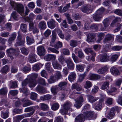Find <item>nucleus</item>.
<instances>
[{"label":"nucleus","mask_w":122,"mask_h":122,"mask_svg":"<svg viewBox=\"0 0 122 122\" xmlns=\"http://www.w3.org/2000/svg\"><path fill=\"white\" fill-rule=\"evenodd\" d=\"M17 12L22 16L24 12V8L23 5L20 4H18L15 9Z\"/></svg>","instance_id":"obj_5"},{"label":"nucleus","mask_w":122,"mask_h":122,"mask_svg":"<svg viewBox=\"0 0 122 122\" xmlns=\"http://www.w3.org/2000/svg\"><path fill=\"white\" fill-rule=\"evenodd\" d=\"M103 104V100L101 99L97 102L94 103L93 105L95 107V109L97 110H99L101 109Z\"/></svg>","instance_id":"obj_9"},{"label":"nucleus","mask_w":122,"mask_h":122,"mask_svg":"<svg viewBox=\"0 0 122 122\" xmlns=\"http://www.w3.org/2000/svg\"><path fill=\"white\" fill-rule=\"evenodd\" d=\"M65 62L67 64V66L69 69L70 70H73L74 69L75 65L71 59L69 58L66 60Z\"/></svg>","instance_id":"obj_6"},{"label":"nucleus","mask_w":122,"mask_h":122,"mask_svg":"<svg viewBox=\"0 0 122 122\" xmlns=\"http://www.w3.org/2000/svg\"><path fill=\"white\" fill-rule=\"evenodd\" d=\"M25 42V38L22 36L21 34H19L17 37L16 42L15 45L16 46L22 45Z\"/></svg>","instance_id":"obj_2"},{"label":"nucleus","mask_w":122,"mask_h":122,"mask_svg":"<svg viewBox=\"0 0 122 122\" xmlns=\"http://www.w3.org/2000/svg\"><path fill=\"white\" fill-rule=\"evenodd\" d=\"M8 56L10 57L11 59H14V57L12 56H16L19 53L17 50L12 48L7 49L6 50Z\"/></svg>","instance_id":"obj_3"},{"label":"nucleus","mask_w":122,"mask_h":122,"mask_svg":"<svg viewBox=\"0 0 122 122\" xmlns=\"http://www.w3.org/2000/svg\"><path fill=\"white\" fill-rule=\"evenodd\" d=\"M58 60L63 65L65 63V60L62 55L59 56Z\"/></svg>","instance_id":"obj_60"},{"label":"nucleus","mask_w":122,"mask_h":122,"mask_svg":"<svg viewBox=\"0 0 122 122\" xmlns=\"http://www.w3.org/2000/svg\"><path fill=\"white\" fill-rule=\"evenodd\" d=\"M56 58V56L54 55L48 54L46 55L44 59L46 61H50L51 60H55Z\"/></svg>","instance_id":"obj_12"},{"label":"nucleus","mask_w":122,"mask_h":122,"mask_svg":"<svg viewBox=\"0 0 122 122\" xmlns=\"http://www.w3.org/2000/svg\"><path fill=\"white\" fill-rule=\"evenodd\" d=\"M70 45L72 47H75L77 45V42L76 41L71 40L70 41Z\"/></svg>","instance_id":"obj_61"},{"label":"nucleus","mask_w":122,"mask_h":122,"mask_svg":"<svg viewBox=\"0 0 122 122\" xmlns=\"http://www.w3.org/2000/svg\"><path fill=\"white\" fill-rule=\"evenodd\" d=\"M119 56V53L118 54H115L112 55L110 58V60L112 62L115 61Z\"/></svg>","instance_id":"obj_37"},{"label":"nucleus","mask_w":122,"mask_h":122,"mask_svg":"<svg viewBox=\"0 0 122 122\" xmlns=\"http://www.w3.org/2000/svg\"><path fill=\"white\" fill-rule=\"evenodd\" d=\"M29 61L30 63H32L36 61V56L34 53H31L28 57Z\"/></svg>","instance_id":"obj_11"},{"label":"nucleus","mask_w":122,"mask_h":122,"mask_svg":"<svg viewBox=\"0 0 122 122\" xmlns=\"http://www.w3.org/2000/svg\"><path fill=\"white\" fill-rule=\"evenodd\" d=\"M51 97V96L49 94L40 97V99L42 101H45L50 99Z\"/></svg>","instance_id":"obj_40"},{"label":"nucleus","mask_w":122,"mask_h":122,"mask_svg":"<svg viewBox=\"0 0 122 122\" xmlns=\"http://www.w3.org/2000/svg\"><path fill=\"white\" fill-rule=\"evenodd\" d=\"M58 80L54 75L51 76L49 79L48 80V82L49 84H51L54 83Z\"/></svg>","instance_id":"obj_24"},{"label":"nucleus","mask_w":122,"mask_h":122,"mask_svg":"<svg viewBox=\"0 0 122 122\" xmlns=\"http://www.w3.org/2000/svg\"><path fill=\"white\" fill-rule=\"evenodd\" d=\"M51 63L48 62L45 64V68L49 72H51L53 71V69L51 68Z\"/></svg>","instance_id":"obj_27"},{"label":"nucleus","mask_w":122,"mask_h":122,"mask_svg":"<svg viewBox=\"0 0 122 122\" xmlns=\"http://www.w3.org/2000/svg\"><path fill=\"white\" fill-rule=\"evenodd\" d=\"M81 10L84 13L87 12L89 13L92 12L91 6L89 5L83 6Z\"/></svg>","instance_id":"obj_7"},{"label":"nucleus","mask_w":122,"mask_h":122,"mask_svg":"<svg viewBox=\"0 0 122 122\" xmlns=\"http://www.w3.org/2000/svg\"><path fill=\"white\" fill-rule=\"evenodd\" d=\"M20 50L22 53L25 55H27L29 53V51L27 48L23 47Z\"/></svg>","instance_id":"obj_52"},{"label":"nucleus","mask_w":122,"mask_h":122,"mask_svg":"<svg viewBox=\"0 0 122 122\" xmlns=\"http://www.w3.org/2000/svg\"><path fill=\"white\" fill-rule=\"evenodd\" d=\"M35 108L34 107H30L26 108L25 109V112H27L32 111V113H33L35 111Z\"/></svg>","instance_id":"obj_41"},{"label":"nucleus","mask_w":122,"mask_h":122,"mask_svg":"<svg viewBox=\"0 0 122 122\" xmlns=\"http://www.w3.org/2000/svg\"><path fill=\"white\" fill-rule=\"evenodd\" d=\"M16 33H14L11 35V36L9 38L8 40V41L9 42L13 41L15 40L16 37Z\"/></svg>","instance_id":"obj_51"},{"label":"nucleus","mask_w":122,"mask_h":122,"mask_svg":"<svg viewBox=\"0 0 122 122\" xmlns=\"http://www.w3.org/2000/svg\"><path fill=\"white\" fill-rule=\"evenodd\" d=\"M28 83L29 86L30 88L35 87L36 84V82L35 80L29 78Z\"/></svg>","instance_id":"obj_16"},{"label":"nucleus","mask_w":122,"mask_h":122,"mask_svg":"<svg viewBox=\"0 0 122 122\" xmlns=\"http://www.w3.org/2000/svg\"><path fill=\"white\" fill-rule=\"evenodd\" d=\"M104 11L103 8H100L96 12L93 16V19L96 21H99L102 17V14Z\"/></svg>","instance_id":"obj_1"},{"label":"nucleus","mask_w":122,"mask_h":122,"mask_svg":"<svg viewBox=\"0 0 122 122\" xmlns=\"http://www.w3.org/2000/svg\"><path fill=\"white\" fill-rule=\"evenodd\" d=\"M66 82L63 81L60 82L58 86L59 88L61 90H64L66 88L67 84Z\"/></svg>","instance_id":"obj_33"},{"label":"nucleus","mask_w":122,"mask_h":122,"mask_svg":"<svg viewBox=\"0 0 122 122\" xmlns=\"http://www.w3.org/2000/svg\"><path fill=\"white\" fill-rule=\"evenodd\" d=\"M30 94L31 96L30 97V98L33 100H35L37 98V94L34 92H31Z\"/></svg>","instance_id":"obj_58"},{"label":"nucleus","mask_w":122,"mask_h":122,"mask_svg":"<svg viewBox=\"0 0 122 122\" xmlns=\"http://www.w3.org/2000/svg\"><path fill=\"white\" fill-rule=\"evenodd\" d=\"M48 51H51L52 52L58 54L59 53V51L54 48L49 47L47 48Z\"/></svg>","instance_id":"obj_46"},{"label":"nucleus","mask_w":122,"mask_h":122,"mask_svg":"<svg viewBox=\"0 0 122 122\" xmlns=\"http://www.w3.org/2000/svg\"><path fill=\"white\" fill-rule=\"evenodd\" d=\"M71 87L72 89H75L78 91H80L81 89V87L79 86V85L76 83H75L72 85Z\"/></svg>","instance_id":"obj_39"},{"label":"nucleus","mask_w":122,"mask_h":122,"mask_svg":"<svg viewBox=\"0 0 122 122\" xmlns=\"http://www.w3.org/2000/svg\"><path fill=\"white\" fill-rule=\"evenodd\" d=\"M75 50L76 53H77V52H78V56L81 59L84 57V55L81 50H79L78 48H76L75 49Z\"/></svg>","instance_id":"obj_22"},{"label":"nucleus","mask_w":122,"mask_h":122,"mask_svg":"<svg viewBox=\"0 0 122 122\" xmlns=\"http://www.w3.org/2000/svg\"><path fill=\"white\" fill-rule=\"evenodd\" d=\"M92 84L90 81H86L84 86V87L86 89L90 88L92 86Z\"/></svg>","instance_id":"obj_38"},{"label":"nucleus","mask_w":122,"mask_h":122,"mask_svg":"<svg viewBox=\"0 0 122 122\" xmlns=\"http://www.w3.org/2000/svg\"><path fill=\"white\" fill-rule=\"evenodd\" d=\"M76 67L77 69L80 71H82L84 68L83 65H76Z\"/></svg>","instance_id":"obj_56"},{"label":"nucleus","mask_w":122,"mask_h":122,"mask_svg":"<svg viewBox=\"0 0 122 122\" xmlns=\"http://www.w3.org/2000/svg\"><path fill=\"white\" fill-rule=\"evenodd\" d=\"M35 16L36 15L33 13H31L29 14V17L25 18V20L28 22L33 21V19L35 17Z\"/></svg>","instance_id":"obj_23"},{"label":"nucleus","mask_w":122,"mask_h":122,"mask_svg":"<svg viewBox=\"0 0 122 122\" xmlns=\"http://www.w3.org/2000/svg\"><path fill=\"white\" fill-rule=\"evenodd\" d=\"M109 83L108 82H105L101 87V88L102 90H105L107 89L108 87Z\"/></svg>","instance_id":"obj_47"},{"label":"nucleus","mask_w":122,"mask_h":122,"mask_svg":"<svg viewBox=\"0 0 122 122\" xmlns=\"http://www.w3.org/2000/svg\"><path fill=\"white\" fill-rule=\"evenodd\" d=\"M76 74L74 72L71 73L69 76L68 79L70 81L74 80L76 77Z\"/></svg>","instance_id":"obj_30"},{"label":"nucleus","mask_w":122,"mask_h":122,"mask_svg":"<svg viewBox=\"0 0 122 122\" xmlns=\"http://www.w3.org/2000/svg\"><path fill=\"white\" fill-rule=\"evenodd\" d=\"M120 20L121 19L120 18L117 17L116 18L113 20L111 24V26L112 27H114L115 25V23Z\"/></svg>","instance_id":"obj_49"},{"label":"nucleus","mask_w":122,"mask_h":122,"mask_svg":"<svg viewBox=\"0 0 122 122\" xmlns=\"http://www.w3.org/2000/svg\"><path fill=\"white\" fill-rule=\"evenodd\" d=\"M85 114L87 118L89 119H91L93 116L94 112L92 111H87L86 113H85Z\"/></svg>","instance_id":"obj_25"},{"label":"nucleus","mask_w":122,"mask_h":122,"mask_svg":"<svg viewBox=\"0 0 122 122\" xmlns=\"http://www.w3.org/2000/svg\"><path fill=\"white\" fill-rule=\"evenodd\" d=\"M29 78H26L22 83V87L20 89V91L23 93L26 92L27 91V89L26 87V86L28 83Z\"/></svg>","instance_id":"obj_4"},{"label":"nucleus","mask_w":122,"mask_h":122,"mask_svg":"<svg viewBox=\"0 0 122 122\" xmlns=\"http://www.w3.org/2000/svg\"><path fill=\"white\" fill-rule=\"evenodd\" d=\"M115 115V113L114 111L111 110L110 112L107 115V117L110 119H112L114 117Z\"/></svg>","instance_id":"obj_43"},{"label":"nucleus","mask_w":122,"mask_h":122,"mask_svg":"<svg viewBox=\"0 0 122 122\" xmlns=\"http://www.w3.org/2000/svg\"><path fill=\"white\" fill-rule=\"evenodd\" d=\"M20 29L22 31L24 32H26L27 31V26L25 24H21Z\"/></svg>","instance_id":"obj_44"},{"label":"nucleus","mask_w":122,"mask_h":122,"mask_svg":"<svg viewBox=\"0 0 122 122\" xmlns=\"http://www.w3.org/2000/svg\"><path fill=\"white\" fill-rule=\"evenodd\" d=\"M87 97L89 101L91 103L94 102L98 100L97 98L91 96L89 95Z\"/></svg>","instance_id":"obj_34"},{"label":"nucleus","mask_w":122,"mask_h":122,"mask_svg":"<svg viewBox=\"0 0 122 122\" xmlns=\"http://www.w3.org/2000/svg\"><path fill=\"white\" fill-rule=\"evenodd\" d=\"M111 72L113 73H115L117 75H118L120 73L118 69L115 67H112L110 70Z\"/></svg>","instance_id":"obj_35"},{"label":"nucleus","mask_w":122,"mask_h":122,"mask_svg":"<svg viewBox=\"0 0 122 122\" xmlns=\"http://www.w3.org/2000/svg\"><path fill=\"white\" fill-rule=\"evenodd\" d=\"M52 64L53 67L55 69H60L61 68V66L56 61H54L52 63Z\"/></svg>","instance_id":"obj_26"},{"label":"nucleus","mask_w":122,"mask_h":122,"mask_svg":"<svg viewBox=\"0 0 122 122\" xmlns=\"http://www.w3.org/2000/svg\"><path fill=\"white\" fill-rule=\"evenodd\" d=\"M109 20L107 18L105 19L102 22L104 26L105 27H107L108 26L109 24Z\"/></svg>","instance_id":"obj_63"},{"label":"nucleus","mask_w":122,"mask_h":122,"mask_svg":"<svg viewBox=\"0 0 122 122\" xmlns=\"http://www.w3.org/2000/svg\"><path fill=\"white\" fill-rule=\"evenodd\" d=\"M113 36L111 34H108L106 36V37L103 40L104 43H106V42L111 40H113Z\"/></svg>","instance_id":"obj_21"},{"label":"nucleus","mask_w":122,"mask_h":122,"mask_svg":"<svg viewBox=\"0 0 122 122\" xmlns=\"http://www.w3.org/2000/svg\"><path fill=\"white\" fill-rule=\"evenodd\" d=\"M38 54L40 56H43L45 54V50L44 47L40 46L37 47Z\"/></svg>","instance_id":"obj_8"},{"label":"nucleus","mask_w":122,"mask_h":122,"mask_svg":"<svg viewBox=\"0 0 122 122\" xmlns=\"http://www.w3.org/2000/svg\"><path fill=\"white\" fill-rule=\"evenodd\" d=\"M109 59V57L106 54H104L102 55L100 57V60L101 62H105L108 61Z\"/></svg>","instance_id":"obj_19"},{"label":"nucleus","mask_w":122,"mask_h":122,"mask_svg":"<svg viewBox=\"0 0 122 122\" xmlns=\"http://www.w3.org/2000/svg\"><path fill=\"white\" fill-rule=\"evenodd\" d=\"M85 116L82 114H81L78 115L75 118V122H83L85 120Z\"/></svg>","instance_id":"obj_13"},{"label":"nucleus","mask_w":122,"mask_h":122,"mask_svg":"<svg viewBox=\"0 0 122 122\" xmlns=\"http://www.w3.org/2000/svg\"><path fill=\"white\" fill-rule=\"evenodd\" d=\"M9 112L7 111L5 113L2 112L1 114V117L4 119H5L9 116Z\"/></svg>","instance_id":"obj_54"},{"label":"nucleus","mask_w":122,"mask_h":122,"mask_svg":"<svg viewBox=\"0 0 122 122\" xmlns=\"http://www.w3.org/2000/svg\"><path fill=\"white\" fill-rule=\"evenodd\" d=\"M87 41L88 42H93L95 40V36L93 34H89L87 36Z\"/></svg>","instance_id":"obj_17"},{"label":"nucleus","mask_w":122,"mask_h":122,"mask_svg":"<svg viewBox=\"0 0 122 122\" xmlns=\"http://www.w3.org/2000/svg\"><path fill=\"white\" fill-rule=\"evenodd\" d=\"M22 101L23 103V106L24 107L31 105L33 104L32 102L27 99H23Z\"/></svg>","instance_id":"obj_18"},{"label":"nucleus","mask_w":122,"mask_h":122,"mask_svg":"<svg viewBox=\"0 0 122 122\" xmlns=\"http://www.w3.org/2000/svg\"><path fill=\"white\" fill-rule=\"evenodd\" d=\"M68 111H69L66 108H65L64 107H63V108L61 109L60 110V112L63 115L65 114H66Z\"/></svg>","instance_id":"obj_62"},{"label":"nucleus","mask_w":122,"mask_h":122,"mask_svg":"<svg viewBox=\"0 0 122 122\" xmlns=\"http://www.w3.org/2000/svg\"><path fill=\"white\" fill-rule=\"evenodd\" d=\"M72 57L74 62L76 63H77L81 61H79L77 56H76L74 54H72Z\"/></svg>","instance_id":"obj_42"},{"label":"nucleus","mask_w":122,"mask_h":122,"mask_svg":"<svg viewBox=\"0 0 122 122\" xmlns=\"http://www.w3.org/2000/svg\"><path fill=\"white\" fill-rule=\"evenodd\" d=\"M75 101L76 102L74 104V106L76 107L77 108H79L82 105V104L81 102L76 99Z\"/></svg>","instance_id":"obj_55"},{"label":"nucleus","mask_w":122,"mask_h":122,"mask_svg":"<svg viewBox=\"0 0 122 122\" xmlns=\"http://www.w3.org/2000/svg\"><path fill=\"white\" fill-rule=\"evenodd\" d=\"M48 27L51 29H53L56 26L58 25V24L53 19H52L47 22Z\"/></svg>","instance_id":"obj_10"},{"label":"nucleus","mask_w":122,"mask_h":122,"mask_svg":"<svg viewBox=\"0 0 122 122\" xmlns=\"http://www.w3.org/2000/svg\"><path fill=\"white\" fill-rule=\"evenodd\" d=\"M26 38L27 42L28 45H30L33 43L34 42V39L30 38L28 36H27Z\"/></svg>","instance_id":"obj_45"},{"label":"nucleus","mask_w":122,"mask_h":122,"mask_svg":"<svg viewBox=\"0 0 122 122\" xmlns=\"http://www.w3.org/2000/svg\"><path fill=\"white\" fill-rule=\"evenodd\" d=\"M7 88L4 87L0 89V95H5L7 94Z\"/></svg>","instance_id":"obj_32"},{"label":"nucleus","mask_w":122,"mask_h":122,"mask_svg":"<svg viewBox=\"0 0 122 122\" xmlns=\"http://www.w3.org/2000/svg\"><path fill=\"white\" fill-rule=\"evenodd\" d=\"M10 3L12 6L13 8L14 9H15L18 4V3L15 2L12 0H10Z\"/></svg>","instance_id":"obj_64"},{"label":"nucleus","mask_w":122,"mask_h":122,"mask_svg":"<svg viewBox=\"0 0 122 122\" xmlns=\"http://www.w3.org/2000/svg\"><path fill=\"white\" fill-rule=\"evenodd\" d=\"M41 76L45 77L46 78H47V74L45 70H43L41 71Z\"/></svg>","instance_id":"obj_59"},{"label":"nucleus","mask_w":122,"mask_h":122,"mask_svg":"<svg viewBox=\"0 0 122 122\" xmlns=\"http://www.w3.org/2000/svg\"><path fill=\"white\" fill-rule=\"evenodd\" d=\"M54 75L58 80L61 78L62 77V76L60 72L59 71H56L54 74Z\"/></svg>","instance_id":"obj_48"},{"label":"nucleus","mask_w":122,"mask_h":122,"mask_svg":"<svg viewBox=\"0 0 122 122\" xmlns=\"http://www.w3.org/2000/svg\"><path fill=\"white\" fill-rule=\"evenodd\" d=\"M59 107V104L57 103H54L52 105L51 108L53 110H57Z\"/></svg>","instance_id":"obj_57"},{"label":"nucleus","mask_w":122,"mask_h":122,"mask_svg":"<svg viewBox=\"0 0 122 122\" xmlns=\"http://www.w3.org/2000/svg\"><path fill=\"white\" fill-rule=\"evenodd\" d=\"M104 36V34L103 33H98L97 35L98 40L97 41V43H99L100 41L103 38Z\"/></svg>","instance_id":"obj_36"},{"label":"nucleus","mask_w":122,"mask_h":122,"mask_svg":"<svg viewBox=\"0 0 122 122\" xmlns=\"http://www.w3.org/2000/svg\"><path fill=\"white\" fill-rule=\"evenodd\" d=\"M40 106L41 109L44 111H46L49 109L48 105L45 104L41 103L40 104Z\"/></svg>","instance_id":"obj_29"},{"label":"nucleus","mask_w":122,"mask_h":122,"mask_svg":"<svg viewBox=\"0 0 122 122\" xmlns=\"http://www.w3.org/2000/svg\"><path fill=\"white\" fill-rule=\"evenodd\" d=\"M9 68V66L6 65L3 67L1 70L0 72L2 73H5L8 71Z\"/></svg>","instance_id":"obj_53"},{"label":"nucleus","mask_w":122,"mask_h":122,"mask_svg":"<svg viewBox=\"0 0 122 122\" xmlns=\"http://www.w3.org/2000/svg\"><path fill=\"white\" fill-rule=\"evenodd\" d=\"M89 78L91 80H98L100 78V76L97 74H92L90 76Z\"/></svg>","instance_id":"obj_31"},{"label":"nucleus","mask_w":122,"mask_h":122,"mask_svg":"<svg viewBox=\"0 0 122 122\" xmlns=\"http://www.w3.org/2000/svg\"><path fill=\"white\" fill-rule=\"evenodd\" d=\"M108 68L107 66L101 67L97 71V72L99 74H103L107 72Z\"/></svg>","instance_id":"obj_15"},{"label":"nucleus","mask_w":122,"mask_h":122,"mask_svg":"<svg viewBox=\"0 0 122 122\" xmlns=\"http://www.w3.org/2000/svg\"><path fill=\"white\" fill-rule=\"evenodd\" d=\"M38 27L41 30H45L46 28V23L44 21H40L38 24Z\"/></svg>","instance_id":"obj_20"},{"label":"nucleus","mask_w":122,"mask_h":122,"mask_svg":"<svg viewBox=\"0 0 122 122\" xmlns=\"http://www.w3.org/2000/svg\"><path fill=\"white\" fill-rule=\"evenodd\" d=\"M55 30L52 31L51 35V41L54 42L56 40V34L55 32Z\"/></svg>","instance_id":"obj_50"},{"label":"nucleus","mask_w":122,"mask_h":122,"mask_svg":"<svg viewBox=\"0 0 122 122\" xmlns=\"http://www.w3.org/2000/svg\"><path fill=\"white\" fill-rule=\"evenodd\" d=\"M99 26H101V24H93L91 25L90 28L93 31H95L98 30V27H99Z\"/></svg>","instance_id":"obj_28"},{"label":"nucleus","mask_w":122,"mask_h":122,"mask_svg":"<svg viewBox=\"0 0 122 122\" xmlns=\"http://www.w3.org/2000/svg\"><path fill=\"white\" fill-rule=\"evenodd\" d=\"M72 106V104L70 102L67 101L63 105V107H64L65 108H66L69 111H72L73 110L72 109L71 107Z\"/></svg>","instance_id":"obj_14"}]
</instances>
